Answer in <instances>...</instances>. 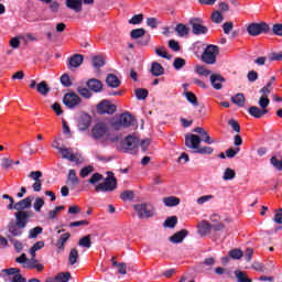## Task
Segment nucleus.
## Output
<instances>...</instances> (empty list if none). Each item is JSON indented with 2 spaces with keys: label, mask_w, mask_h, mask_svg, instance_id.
<instances>
[{
  "label": "nucleus",
  "mask_w": 282,
  "mask_h": 282,
  "mask_svg": "<svg viewBox=\"0 0 282 282\" xmlns=\"http://www.w3.org/2000/svg\"><path fill=\"white\" fill-rule=\"evenodd\" d=\"M34 200V196H29L22 200H19L13 205V209L20 212H24V209L31 208L32 202Z\"/></svg>",
  "instance_id": "nucleus-17"
},
{
  "label": "nucleus",
  "mask_w": 282,
  "mask_h": 282,
  "mask_svg": "<svg viewBox=\"0 0 282 282\" xmlns=\"http://www.w3.org/2000/svg\"><path fill=\"white\" fill-rule=\"evenodd\" d=\"M273 221L278 225H282V209L275 212Z\"/></svg>",
  "instance_id": "nucleus-64"
},
{
  "label": "nucleus",
  "mask_w": 282,
  "mask_h": 282,
  "mask_svg": "<svg viewBox=\"0 0 282 282\" xmlns=\"http://www.w3.org/2000/svg\"><path fill=\"white\" fill-rule=\"evenodd\" d=\"M164 206L166 207H175L181 204V199L175 196H167L162 199Z\"/></svg>",
  "instance_id": "nucleus-27"
},
{
  "label": "nucleus",
  "mask_w": 282,
  "mask_h": 282,
  "mask_svg": "<svg viewBox=\"0 0 282 282\" xmlns=\"http://www.w3.org/2000/svg\"><path fill=\"white\" fill-rule=\"evenodd\" d=\"M271 86H272V82L267 83V85L260 90V94H262L261 97L268 98L270 96Z\"/></svg>",
  "instance_id": "nucleus-60"
},
{
  "label": "nucleus",
  "mask_w": 282,
  "mask_h": 282,
  "mask_svg": "<svg viewBox=\"0 0 282 282\" xmlns=\"http://www.w3.org/2000/svg\"><path fill=\"white\" fill-rule=\"evenodd\" d=\"M271 165L274 166L276 170L281 171L282 170V160H278V158H272L271 159Z\"/></svg>",
  "instance_id": "nucleus-63"
},
{
  "label": "nucleus",
  "mask_w": 282,
  "mask_h": 282,
  "mask_svg": "<svg viewBox=\"0 0 282 282\" xmlns=\"http://www.w3.org/2000/svg\"><path fill=\"white\" fill-rule=\"evenodd\" d=\"M210 20L215 24H221L224 22V15L220 11L212 12Z\"/></svg>",
  "instance_id": "nucleus-31"
},
{
  "label": "nucleus",
  "mask_w": 282,
  "mask_h": 282,
  "mask_svg": "<svg viewBox=\"0 0 282 282\" xmlns=\"http://www.w3.org/2000/svg\"><path fill=\"white\" fill-rule=\"evenodd\" d=\"M234 105H238L239 107H243L246 102V98L243 94H237L231 98Z\"/></svg>",
  "instance_id": "nucleus-33"
},
{
  "label": "nucleus",
  "mask_w": 282,
  "mask_h": 282,
  "mask_svg": "<svg viewBox=\"0 0 282 282\" xmlns=\"http://www.w3.org/2000/svg\"><path fill=\"white\" fill-rule=\"evenodd\" d=\"M44 247H45V242L43 240L37 241L29 250L30 256L36 257V251L42 250Z\"/></svg>",
  "instance_id": "nucleus-30"
},
{
  "label": "nucleus",
  "mask_w": 282,
  "mask_h": 282,
  "mask_svg": "<svg viewBox=\"0 0 282 282\" xmlns=\"http://www.w3.org/2000/svg\"><path fill=\"white\" fill-rule=\"evenodd\" d=\"M229 257L234 260H239L241 257H243V251H240L239 249H235L229 251Z\"/></svg>",
  "instance_id": "nucleus-62"
},
{
  "label": "nucleus",
  "mask_w": 282,
  "mask_h": 282,
  "mask_svg": "<svg viewBox=\"0 0 282 282\" xmlns=\"http://www.w3.org/2000/svg\"><path fill=\"white\" fill-rule=\"evenodd\" d=\"M246 31L251 36H258L260 34L268 33L270 31V26L265 22H261V23L253 22L247 25Z\"/></svg>",
  "instance_id": "nucleus-5"
},
{
  "label": "nucleus",
  "mask_w": 282,
  "mask_h": 282,
  "mask_svg": "<svg viewBox=\"0 0 282 282\" xmlns=\"http://www.w3.org/2000/svg\"><path fill=\"white\" fill-rule=\"evenodd\" d=\"M203 19L200 18H193L189 20V25L193 26V33L196 35H200V34H207L208 29L203 24Z\"/></svg>",
  "instance_id": "nucleus-10"
},
{
  "label": "nucleus",
  "mask_w": 282,
  "mask_h": 282,
  "mask_svg": "<svg viewBox=\"0 0 282 282\" xmlns=\"http://www.w3.org/2000/svg\"><path fill=\"white\" fill-rule=\"evenodd\" d=\"M82 0H66V7H68L70 10H73L76 13L82 12Z\"/></svg>",
  "instance_id": "nucleus-25"
},
{
  "label": "nucleus",
  "mask_w": 282,
  "mask_h": 282,
  "mask_svg": "<svg viewBox=\"0 0 282 282\" xmlns=\"http://www.w3.org/2000/svg\"><path fill=\"white\" fill-rule=\"evenodd\" d=\"M21 41H22V39H20V35L15 36L9 41V45L11 48L17 50L20 47Z\"/></svg>",
  "instance_id": "nucleus-55"
},
{
  "label": "nucleus",
  "mask_w": 282,
  "mask_h": 282,
  "mask_svg": "<svg viewBox=\"0 0 282 282\" xmlns=\"http://www.w3.org/2000/svg\"><path fill=\"white\" fill-rule=\"evenodd\" d=\"M79 246H80L82 248H87V249L91 248V238H90V236L88 235V236H86V237H83V238L79 240Z\"/></svg>",
  "instance_id": "nucleus-51"
},
{
  "label": "nucleus",
  "mask_w": 282,
  "mask_h": 282,
  "mask_svg": "<svg viewBox=\"0 0 282 282\" xmlns=\"http://www.w3.org/2000/svg\"><path fill=\"white\" fill-rule=\"evenodd\" d=\"M70 234L69 232H65L61 236L59 240L57 241V248L63 249V247L65 246V243L67 242V240L69 239Z\"/></svg>",
  "instance_id": "nucleus-53"
},
{
  "label": "nucleus",
  "mask_w": 282,
  "mask_h": 282,
  "mask_svg": "<svg viewBox=\"0 0 282 282\" xmlns=\"http://www.w3.org/2000/svg\"><path fill=\"white\" fill-rule=\"evenodd\" d=\"M29 177L32 178L33 182H42L43 172L42 171H31Z\"/></svg>",
  "instance_id": "nucleus-46"
},
{
  "label": "nucleus",
  "mask_w": 282,
  "mask_h": 282,
  "mask_svg": "<svg viewBox=\"0 0 282 282\" xmlns=\"http://www.w3.org/2000/svg\"><path fill=\"white\" fill-rule=\"evenodd\" d=\"M15 262L21 264L22 268L36 269L39 272H42L44 269V265L39 263L35 257L31 256V259H28L25 253H21V256L15 259Z\"/></svg>",
  "instance_id": "nucleus-4"
},
{
  "label": "nucleus",
  "mask_w": 282,
  "mask_h": 282,
  "mask_svg": "<svg viewBox=\"0 0 282 282\" xmlns=\"http://www.w3.org/2000/svg\"><path fill=\"white\" fill-rule=\"evenodd\" d=\"M188 237V231L183 229L182 231H176L171 238L170 241L174 245L182 243L184 238Z\"/></svg>",
  "instance_id": "nucleus-21"
},
{
  "label": "nucleus",
  "mask_w": 282,
  "mask_h": 282,
  "mask_svg": "<svg viewBox=\"0 0 282 282\" xmlns=\"http://www.w3.org/2000/svg\"><path fill=\"white\" fill-rule=\"evenodd\" d=\"M117 187V181L113 176H108L102 183H99L95 186V191L97 193H107V192H113Z\"/></svg>",
  "instance_id": "nucleus-6"
},
{
  "label": "nucleus",
  "mask_w": 282,
  "mask_h": 282,
  "mask_svg": "<svg viewBox=\"0 0 282 282\" xmlns=\"http://www.w3.org/2000/svg\"><path fill=\"white\" fill-rule=\"evenodd\" d=\"M120 198L122 200H131L134 198V192H132L131 189H127L126 192L121 193Z\"/></svg>",
  "instance_id": "nucleus-58"
},
{
  "label": "nucleus",
  "mask_w": 282,
  "mask_h": 282,
  "mask_svg": "<svg viewBox=\"0 0 282 282\" xmlns=\"http://www.w3.org/2000/svg\"><path fill=\"white\" fill-rule=\"evenodd\" d=\"M70 273L69 272H61L55 275V282H69Z\"/></svg>",
  "instance_id": "nucleus-40"
},
{
  "label": "nucleus",
  "mask_w": 282,
  "mask_h": 282,
  "mask_svg": "<svg viewBox=\"0 0 282 282\" xmlns=\"http://www.w3.org/2000/svg\"><path fill=\"white\" fill-rule=\"evenodd\" d=\"M184 96L189 104L194 105L195 107L197 106L196 96L192 91H186Z\"/></svg>",
  "instance_id": "nucleus-57"
},
{
  "label": "nucleus",
  "mask_w": 282,
  "mask_h": 282,
  "mask_svg": "<svg viewBox=\"0 0 282 282\" xmlns=\"http://www.w3.org/2000/svg\"><path fill=\"white\" fill-rule=\"evenodd\" d=\"M152 76L159 77L163 76L165 74V68L162 67V65L158 62H153L150 69Z\"/></svg>",
  "instance_id": "nucleus-23"
},
{
  "label": "nucleus",
  "mask_w": 282,
  "mask_h": 282,
  "mask_svg": "<svg viewBox=\"0 0 282 282\" xmlns=\"http://www.w3.org/2000/svg\"><path fill=\"white\" fill-rule=\"evenodd\" d=\"M62 158L65 160H69L73 163L80 164L82 163V158L79 153H73V150L62 148L58 150Z\"/></svg>",
  "instance_id": "nucleus-11"
},
{
  "label": "nucleus",
  "mask_w": 282,
  "mask_h": 282,
  "mask_svg": "<svg viewBox=\"0 0 282 282\" xmlns=\"http://www.w3.org/2000/svg\"><path fill=\"white\" fill-rule=\"evenodd\" d=\"M236 280H238V282H252L251 279L248 278L247 273L243 271H235L234 272Z\"/></svg>",
  "instance_id": "nucleus-34"
},
{
  "label": "nucleus",
  "mask_w": 282,
  "mask_h": 282,
  "mask_svg": "<svg viewBox=\"0 0 282 282\" xmlns=\"http://www.w3.org/2000/svg\"><path fill=\"white\" fill-rule=\"evenodd\" d=\"M140 144V140L137 137L128 135L123 141L118 145V150L123 153H135Z\"/></svg>",
  "instance_id": "nucleus-3"
},
{
  "label": "nucleus",
  "mask_w": 282,
  "mask_h": 282,
  "mask_svg": "<svg viewBox=\"0 0 282 282\" xmlns=\"http://www.w3.org/2000/svg\"><path fill=\"white\" fill-rule=\"evenodd\" d=\"M42 2L50 4V10L53 13H57L59 10V3L57 1H52V0H41Z\"/></svg>",
  "instance_id": "nucleus-41"
},
{
  "label": "nucleus",
  "mask_w": 282,
  "mask_h": 282,
  "mask_svg": "<svg viewBox=\"0 0 282 282\" xmlns=\"http://www.w3.org/2000/svg\"><path fill=\"white\" fill-rule=\"evenodd\" d=\"M36 90L41 96H47L51 89L45 80H42L37 84Z\"/></svg>",
  "instance_id": "nucleus-28"
},
{
  "label": "nucleus",
  "mask_w": 282,
  "mask_h": 282,
  "mask_svg": "<svg viewBox=\"0 0 282 282\" xmlns=\"http://www.w3.org/2000/svg\"><path fill=\"white\" fill-rule=\"evenodd\" d=\"M106 83L111 88H117L118 86H120V79H118L117 76H115L113 74H109L107 76Z\"/></svg>",
  "instance_id": "nucleus-29"
},
{
  "label": "nucleus",
  "mask_w": 282,
  "mask_h": 282,
  "mask_svg": "<svg viewBox=\"0 0 282 282\" xmlns=\"http://www.w3.org/2000/svg\"><path fill=\"white\" fill-rule=\"evenodd\" d=\"M194 132L197 133V134H199V135L202 137L200 139H203V142H204V143H206V144H208V145H212V144H215V143H216V141L213 140V139L210 138V135L207 133V131L204 130L203 128H200V127L195 128V129H194Z\"/></svg>",
  "instance_id": "nucleus-19"
},
{
  "label": "nucleus",
  "mask_w": 282,
  "mask_h": 282,
  "mask_svg": "<svg viewBox=\"0 0 282 282\" xmlns=\"http://www.w3.org/2000/svg\"><path fill=\"white\" fill-rule=\"evenodd\" d=\"M236 177L235 170L226 169L225 173L223 174V180L225 181H232Z\"/></svg>",
  "instance_id": "nucleus-50"
},
{
  "label": "nucleus",
  "mask_w": 282,
  "mask_h": 282,
  "mask_svg": "<svg viewBox=\"0 0 282 282\" xmlns=\"http://www.w3.org/2000/svg\"><path fill=\"white\" fill-rule=\"evenodd\" d=\"M77 94H79V96H82L85 99H90L93 96L90 89L84 88L82 86L77 87Z\"/></svg>",
  "instance_id": "nucleus-39"
},
{
  "label": "nucleus",
  "mask_w": 282,
  "mask_h": 282,
  "mask_svg": "<svg viewBox=\"0 0 282 282\" xmlns=\"http://www.w3.org/2000/svg\"><path fill=\"white\" fill-rule=\"evenodd\" d=\"M63 104L69 109H74L82 104V99L76 93H68L64 95Z\"/></svg>",
  "instance_id": "nucleus-8"
},
{
  "label": "nucleus",
  "mask_w": 282,
  "mask_h": 282,
  "mask_svg": "<svg viewBox=\"0 0 282 282\" xmlns=\"http://www.w3.org/2000/svg\"><path fill=\"white\" fill-rule=\"evenodd\" d=\"M134 126V118L131 113L123 112L117 118L111 120V127L115 130H121V128H128Z\"/></svg>",
  "instance_id": "nucleus-1"
},
{
  "label": "nucleus",
  "mask_w": 282,
  "mask_h": 282,
  "mask_svg": "<svg viewBox=\"0 0 282 282\" xmlns=\"http://www.w3.org/2000/svg\"><path fill=\"white\" fill-rule=\"evenodd\" d=\"M145 34L144 29H133L130 33L131 39L138 40L139 37H142Z\"/></svg>",
  "instance_id": "nucleus-52"
},
{
  "label": "nucleus",
  "mask_w": 282,
  "mask_h": 282,
  "mask_svg": "<svg viewBox=\"0 0 282 282\" xmlns=\"http://www.w3.org/2000/svg\"><path fill=\"white\" fill-rule=\"evenodd\" d=\"M97 112L99 115H113L116 112V106L109 100H102L97 105Z\"/></svg>",
  "instance_id": "nucleus-12"
},
{
  "label": "nucleus",
  "mask_w": 282,
  "mask_h": 282,
  "mask_svg": "<svg viewBox=\"0 0 282 282\" xmlns=\"http://www.w3.org/2000/svg\"><path fill=\"white\" fill-rule=\"evenodd\" d=\"M42 232H43V228H42V227L32 228V229L29 231V238H30V239H34V238H36L39 235H42Z\"/></svg>",
  "instance_id": "nucleus-54"
},
{
  "label": "nucleus",
  "mask_w": 282,
  "mask_h": 282,
  "mask_svg": "<svg viewBox=\"0 0 282 282\" xmlns=\"http://www.w3.org/2000/svg\"><path fill=\"white\" fill-rule=\"evenodd\" d=\"M154 53H155L156 56H160V57L165 58L167 61H170L172 58V56L167 53L166 48H164V47L155 48Z\"/></svg>",
  "instance_id": "nucleus-37"
},
{
  "label": "nucleus",
  "mask_w": 282,
  "mask_h": 282,
  "mask_svg": "<svg viewBox=\"0 0 282 282\" xmlns=\"http://www.w3.org/2000/svg\"><path fill=\"white\" fill-rule=\"evenodd\" d=\"M185 65H186V61L181 57H176L173 61V67L175 70H181Z\"/></svg>",
  "instance_id": "nucleus-44"
},
{
  "label": "nucleus",
  "mask_w": 282,
  "mask_h": 282,
  "mask_svg": "<svg viewBox=\"0 0 282 282\" xmlns=\"http://www.w3.org/2000/svg\"><path fill=\"white\" fill-rule=\"evenodd\" d=\"M83 64V56L79 54L74 55L70 59H69V67H79Z\"/></svg>",
  "instance_id": "nucleus-32"
},
{
  "label": "nucleus",
  "mask_w": 282,
  "mask_h": 282,
  "mask_svg": "<svg viewBox=\"0 0 282 282\" xmlns=\"http://www.w3.org/2000/svg\"><path fill=\"white\" fill-rule=\"evenodd\" d=\"M209 82L212 87H214L216 90H221L224 88L223 84L226 83V79L221 74L215 73L209 76Z\"/></svg>",
  "instance_id": "nucleus-15"
},
{
  "label": "nucleus",
  "mask_w": 282,
  "mask_h": 282,
  "mask_svg": "<svg viewBox=\"0 0 282 282\" xmlns=\"http://www.w3.org/2000/svg\"><path fill=\"white\" fill-rule=\"evenodd\" d=\"M212 199H214V195H204L197 198L196 202H197V205L203 206L204 204L210 202Z\"/></svg>",
  "instance_id": "nucleus-59"
},
{
  "label": "nucleus",
  "mask_w": 282,
  "mask_h": 282,
  "mask_svg": "<svg viewBox=\"0 0 282 282\" xmlns=\"http://www.w3.org/2000/svg\"><path fill=\"white\" fill-rule=\"evenodd\" d=\"M177 217L172 216L164 221V228H174L177 225Z\"/></svg>",
  "instance_id": "nucleus-47"
},
{
  "label": "nucleus",
  "mask_w": 282,
  "mask_h": 282,
  "mask_svg": "<svg viewBox=\"0 0 282 282\" xmlns=\"http://www.w3.org/2000/svg\"><path fill=\"white\" fill-rule=\"evenodd\" d=\"M212 230L213 226L207 220H200L197 225V234L199 235V237H207L208 235H210Z\"/></svg>",
  "instance_id": "nucleus-16"
},
{
  "label": "nucleus",
  "mask_w": 282,
  "mask_h": 282,
  "mask_svg": "<svg viewBox=\"0 0 282 282\" xmlns=\"http://www.w3.org/2000/svg\"><path fill=\"white\" fill-rule=\"evenodd\" d=\"M25 227H20L17 224L10 223L8 225V231L11 235V237H21L23 235V229Z\"/></svg>",
  "instance_id": "nucleus-20"
},
{
  "label": "nucleus",
  "mask_w": 282,
  "mask_h": 282,
  "mask_svg": "<svg viewBox=\"0 0 282 282\" xmlns=\"http://www.w3.org/2000/svg\"><path fill=\"white\" fill-rule=\"evenodd\" d=\"M134 214L139 219H148L155 216V209L150 203H141L133 205Z\"/></svg>",
  "instance_id": "nucleus-2"
},
{
  "label": "nucleus",
  "mask_w": 282,
  "mask_h": 282,
  "mask_svg": "<svg viewBox=\"0 0 282 282\" xmlns=\"http://www.w3.org/2000/svg\"><path fill=\"white\" fill-rule=\"evenodd\" d=\"M33 209L36 212V213H40L42 212V208L45 206V200L43 197H37L35 199V202H33Z\"/></svg>",
  "instance_id": "nucleus-35"
},
{
  "label": "nucleus",
  "mask_w": 282,
  "mask_h": 282,
  "mask_svg": "<svg viewBox=\"0 0 282 282\" xmlns=\"http://www.w3.org/2000/svg\"><path fill=\"white\" fill-rule=\"evenodd\" d=\"M91 135L96 140L106 139L108 137V130H107L106 124L97 123L91 130Z\"/></svg>",
  "instance_id": "nucleus-13"
},
{
  "label": "nucleus",
  "mask_w": 282,
  "mask_h": 282,
  "mask_svg": "<svg viewBox=\"0 0 282 282\" xmlns=\"http://www.w3.org/2000/svg\"><path fill=\"white\" fill-rule=\"evenodd\" d=\"M218 55V47L215 45H208L203 54V62L207 65H214Z\"/></svg>",
  "instance_id": "nucleus-7"
},
{
  "label": "nucleus",
  "mask_w": 282,
  "mask_h": 282,
  "mask_svg": "<svg viewBox=\"0 0 282 282\" xmlns=\"http://www.w3.org/2000/svg\"><path fill=\"white\" fill-rule=\"evenodd\" d=\"M20 272H21V270L18 268H9V269H3L1 271V274H2V276H10V275L18 274Z\"/></svg>",
  "instance_id": "nucleus-48"
},
{
  "label": "nucleus",
  "mask_w": 282,
  "mask_h": 282,
  "mask_svg": "<svg viewBox=\"0 0 282 282\" xmlns=\"http://www.w3.org/2000/svg\"><path fill=\"white\" fill-rule=\"evenodd\" d=\"M87 87L94 93H100L102 90V84L99 79H88Z\"/></svg>",
  "instance_id": "nucleus-24"
},
{
  "label": "nucleus",
  "mask_w": 282,
  "mask_h": 282,
  "mask_svg": "<svg viewBox=\"0 0 282 282\" xmlns=\"http://www.w3.org/2000/svg\"><path fill=\"white\" fill-rule=\"evenodd\" d=\"M258 105L261 107V109L268 110L270 99L268 97H261L258 99Z\"/></svg>",
  "instance_id": "nucleus-61"
},
{
  "label": "nucleus",
  "mask_w": 282,
  "mask_h": 282,
  "mask_svg": "<svg viewBox=\"0 0 282 282\" xmlns=\"http://www.w3.org/2000/svg\"><path fill=\"white\" fill-rule=\"evenodd\" d=\"M195 72L197 73L198 76H205V77L212 76V70L205 68L204 66H196Z\"/></svg>",
  "instance_id": "nucleus-42"
},
{
  "label": "nucleus",
  "mask_w": 282,
  "mask_h": 282,
  "mask_svg": "<svg viewBox=\"0 0 282 282\" xmlns=\"http://www.w3.org/2000/svg\"><path fill=\"white\" fill-rule=\"evenodd\" d=\"M195 153L200 155H212L214 153V149L212 147H202V148L198 147L195 150Z\"/></svg>",
  "instance_id": "nucleus-38"
},
{
  "label": "nucleus",
  "mask_w": 282,
  "mask_h": 282,
  "mask_svg": "<svg viewBox=\"0 0 282 282\" xmlns=\"http://www.w3.org/2000/svg\"><path fill=\"white\" fill-rule=\"evenodd\" d=\"M175 32L178 36L183 37L189 34V29L186 28L184 24H177L175 28Z\"/></svg>",
  "instance_id": "nucleus-36"
},
{
  "label": "nucleus",
  "mask_w": 282,
  "mask_h": 282,
  "mask_svg": "<svg viewBox=\"0 0 282 282\" xmlns=\"http://www.w3.org/2000/svg\"><path fill=\"white\" fill-rule=\"evenodd\" d=\"M66 183L69 186H77L79 184V178L77 176L76 170H69Z\"/></svg>",
  "instance_id": "nucleus-26"
},
{
  "label": "nucleus",
  "mask_w": 282,
  "mask_h": 282,
  "mask_svg": "<svg viewBox=\"0 0 282 282\" xmlns=\"http://www.w3.org/2000/svg\"><path fill=\"white\" fill-rule=\"evenodd\" d=\"M93 65H94V67H96V68L102 67V66L105 65V59H104V57L100 56V55L94 56V57H93Z\"/></svg>",
  "instance_id": "nucleus-49"
},
{
  "label": "nucleus",
  "mask_w": 282,
  "mask_h": 282,
  "mask_svg": "<svg viewBox=\"0 0 282 282\" xmlns=\"http://www.w3.org/2000/svg\"><path fill=\"white\" fill-rule=\"evenodd\" d=\"M203 142V138L196 134H187L185 137V147L196 150L198 147H200Z\"/></svg>",
  "instance_id": "nucleus-14"
},
{
  "label": "nucleus",
  "mask_w": 282,
  "mask_h": 282,
  "mask_svg": "<svg viewBox=\"0 0 282 282\" xmlns=\"http://www.w3.org/2000/svg\"><path fill=\"white\" fill-rule=\"evenodd\" d=\"M90 126H91L90 115L83 112L78 120L77 127H79L80 131H86L89 129Z\"/></svg>",
  "instance_id": "nucleus-18"
},
{
  "label": "nucleus",
  "mask_w": 282,
  "mask_h": 282,
  "mask_svg": "<svg viewBox=\"0 0 282 282\" xmlns=\"http://www.w3.org/2000/svg\"><path fill=\"white\" fill-rule=\"evenodd\" d=\"M134 96H137L138 100H144L149 96V93L145 89H137L134 90Z\"/></svg>",
  "instance_id": "nucleus-56"
},
{
  "label": "nucleus",
  "mask_w": 282,
  "mask_h": 282,
  "mask_svg": "<svg viewBox=\"0 0 282 282\" xmlns=\"http://www.w3.org/2000/svg\"><path fill=\"white\" fill-rule=\"evenodd\" d=\"M268 113H269V110H264V109L258 108L256 106H252L249 108V115L256 119H260L263 116H267Z\"/></svg>",
  "instance_id": "nucleus-22"
},
{
  "label": "nucleus",
  "mask_w": 282,
  "mask_h": 282,
  "mask_svg": "<svg viewBox=\"0 0 282 282\" xmlns=\"http://www.w3.org/2000/svg\"><path fill=\"white\" fill-rule=\"evenodd\" d=\"M20 39L24 41L25 44L31 42H37V39L33 33L21 34Z\"/></svg>",
  "instance_id": "nucleus-43"
},
{
  "label": "nucleus",
  "mask_w": 282,
  "mask_h": 282,
  "mask_svg": "<svg viewBox=\"0 0 282 282\" xmlns=\"http://www.w3.org/2000/svg\"><path fill=\"white\" fill-rule=\"evenodd\" d=\"M15 223L20 228H26L28 223L30 221V218L32 217V212H17L14 214Z\"/></svg>",
  "instance_id": "nucleus-9"
},
{
  "label": "nucleus",
  "mask_w": 282,
  "mask_h": 282,
  "mask_svg": "<svg viewBox=\"0 0 282 282\" xmlns=\"http://www.w3.org/2000/svg\"><path fill=\"white\" fill-rule=\"evenodd\" d=\"M79 258V252L77 249H72L70 253H69V264L74 265L77 263Z\"/></svg>",
  "instance_id": "nucleus-45"
}]
</instances>
